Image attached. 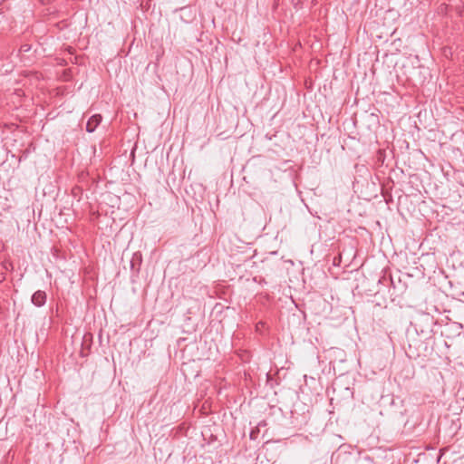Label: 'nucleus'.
I'll use <instances>...</instances> for the list:
<instances>
[{"label": "nucleus", "mask_w": 464, "mask_h": 464, "mask_svg": "<svg viewBox=\"0 0 464 464\" xmlns=\"http://www.w3.org/2000/svg\"><path fill=\"white\" fill-rule=\"evenodd\" d=\"M142 262V256L140 252H136L133 254L132 258L130 260V269L132 271L139 272L140 268V265Z\"/></svg>", "instance_id": "7ed1b4c3"}, {"label": "nucleus", "mask_w": 464, "mask_h": 464, "mask_svg": "<svg viewBox=\"0 0 464 464\" xmlns=\"http://www.w3.org/2000/svg\"><path fill=\"white\" fill-rule=\"evenodd\" d=\"M30 50V45L29 44H23L20 48V51L21 52H28Z\"/></svg>", "instance_id": "39448f33"}, {"label": "nucleus", "mask_w": 464, "mask_h": 464, "mask_svg": "<svg viewBox=\"0 0 464 464\" xmlns=\"http://www.w3.org/2000/svg\"><path fill=\"white\" fill-rule=\"evenodd\" d=\"M257 433H258V430H251L250 439L256 440L257 438Z\"/></svg>", "instance_id": "20e7f679"}, {"label": "nucleus", "mask_w": 464, "mask_h": 464, "mask_svg": "<svg viewBox=\"0 0 464 464\" xmlns=\"http://www.w3.org/2000/svg\"><path fill=\"white\" fill-rule=\"evenodd\" d=\"M5 279V276L4 274H0V283Z\"/></svg>", "instance_id": "423d86ee"}, {"label": "nucleus", "mask_w": 464, "mask_h": 464, "mask_svg": "<svg viewBox=\"0 0 464 464\" xmlns=\"http://www.w3.org/2000/svg\"><path fill=\"white\" fill-rule=\"evenodd\" d=\"M32 303L37 306H43L46 302V294L44 291L38 290L34 293L31 298Z\"/></svg>", "instance_id": "f03ea898"}, {"label": "nucleus", "mask_w": 464, "mask_h": 464, "mask_svg": "<svg viewBox=\"0 0 464 464\" xmlns=\"http://www.w3.org/2000/svg\"><path fill=\"white\" fill-rule=\"evenodd\" d=\"M102 117L101 114H94L91 116L86 124V131L92 133L102 122Z\"/></svg>", "instance_id": "f257e3e1"}]
</instances>
